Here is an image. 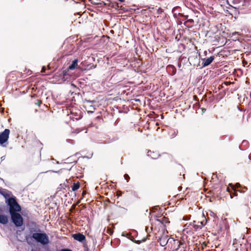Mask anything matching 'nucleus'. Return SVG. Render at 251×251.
<instances>
[{"label":"nucleus","mask_w":251,"mask_h":251,"mask_svg":"<svg viewBox=\"0 0 251 251\" xmlns=\"http://www.w3.org/2000/svg\"><path fill=\"white\" fill-rule=\"evenodd\" d=\"M28 230L31 235L30 237L37 243H40L43 246H46L49 244L50 240L48 235L41 230L40 226L36 223L32 222L30 224Z\"/></svg>","instance_id":"f257e3e1"},{"label":"nucleus","mask_w":251,"mask_h":251,"mask_svg":"<svg viewBox=\"0 0 251 251\" xmlns=\"http://www.w3.org/2000/svg\"><path fill=\"white\" fill-rule=\"evenodd\" d=\"M6 202L9 206L10 214L21 211V206L17 202L15 197H11L8 199L6 201Z\"/></svg>","instance_id":"f03ea898"},{"label":"nucleus","mask_w":251,"mask_h":251,"mask_svg":"<svg viewBox=\"0 0 251 251\" xmlns=\"http://www.w3.org/2000/svg\"><path fill=\"white\" fill-rule=\"evenodd\" d=\"M234 5L238 6L239 12L244 14L249 12V10L245 9L248 8L251 3V0H231Z\"/></svg>","instance_id":"7ed1b4c3"},{"label":"nucleus","mask_w":251,"mask_h":251,"mask_svg":"<svg viewBox=\"0 0 251 251\" xmlns=\"http://www.w3.org/2000/svg\"><path fill=\"white\" fill-rule=\"evenodd\" d=\"M12 222L17 227L21 226L23 224V218L18 212L10 214Z\"/></svg>","instance_id":"20e7f679"},{"label":"nucleus","mask_w":251,"mask_h":251,"mask_svg":"<svg viewBox=\"0 0 251 251\" xmlns=\"http://www.w3.org/2000/svg\"><path fill=\"white\" fill-rule=\"evenodd\" d=\"M85 108L88 113H93L94 112L96 108L95 106L93 105L94 103L96 102L95 100H85Z\"/></svg>","instance_id":"39448f33"},{"label":"nucleus","mask_w":251,"mask_h":251,"mask_svg":"<svg viewBox=\"0 0 251 251\" xmlns=\"http://www.w3.org/2000/svg\"><path fill=\"white\" fill-rule=\"evenodd\" d=\"M201 226H200L198 222L196 221H193V223H190L189 224H187L185 225V226H187L186 228L184 229V231L186 230V232H188V229L190 230L192 229L194 231H197L200 229H201Z\"/></svg>","instance_id":"423d86ee"},{"label":"nucleus","mask_w":251,"mask_h":251,"mask_svg":"<svg viewBox=\"0 0 251 251\" xmlns=\"http://www.w3.org/2000/svg\"><path fill=\"white\" fill-rule=\"evenodd\" d=\"M10 133V130L8 129H5L4 130L0 133V145H3V144L6 143L9 138Z\"/></svg>","instance_id":"0eeeda50"},{"label":"nucleus","mask_w":251,"mask_h":251,"mask_svg":"<svg viewBox=\"0 0 251 251\" xmlns=\"http://www.w3.org/2000/svg\"><path fill=\"white\" fill-rule=\"evenodd\" d=\"M168 237L167 235H163L159 238L158 242L162 247L165 246L169 242L174 241L173 238H168Z\"/></svg>","instance_id":"6e6552de"},{"label":"nucleus","mask_w":251,"mask_h":251,"mask_svg":"<svg viewBox=\"0 0 251 251\" xmlns=\"http://www.w3.org/2000/svg\"><path fill=\"white\" fill-rule=\"evenodd\" d=\"M174 242L175 244H177L178 245L176 250L181 249L180 251H185V249L186 247V245L184 242H180L178 240H174Z\"/></svg>","instance_id":"1a4fd4ad"},{"label":"nucleus","mask_w":251,"mask_h":251,"mask_svg":"<svg viewBox=\"0 0 251 251\" xmlns=\"http://www.w3.org/2000/svg\"><path fill=\"white\" fill-rule=\"evenodd\" d=\"M73 237L74 239L81 242L85 240V236L81 233L74 234L73 235Z\"/></svg>","instance_id":"9d476101"},{"label":"nucleus","mask_w":251,"mask_h":251,"mask_svg":"<svg viewBox=\"0 0 251 251\" xmlns=\"http://www.w3.org/2000/svg\"><path fill=\"white\" fill-rule=\"evenodd\" d=\"M214 56H211L207 59H204L202 62V67H205L210 65L214 60Z\"/></svg>","instance_id":"9b49d317"},{"label":"nucleus","mask_w":251,"mask_h":251,"mask_svg":"<svg viewBox=\"0 0 251 251\" xmlns=\"http://www.w3.org/2000/svg\"><path fill=\"white\" fill-rule=\"evenodd\" d=\"M8 222L7 216L4 215H0V223L3 225L6 224Z\"/></svg>","instance_id":"f8f14e48"},{"label":"nucleus","mask_w":251,"mask_h":251,"mask_svg":"<svg viewBox=\"0 0 251 251\" xmlns=\"http://www.w3.org/2000/svg\"><path fill=\"white\" fill-rule=\"evenodd\" d=\"M147 155L148 156H150L152 159H156L159 156V154L157 152H152L151 151H148Z\"/></svg>","instance_id":"ddd939ff"},{"label":"nucleus","mask_w":251,"mask_h":251,"mask_svg":"<svg viewBox=\"0 0 251 251\" xmlns=\"http://www.w3.org/2000/svg\"><path fill=\"white\" fill-rule=\"evenodd\" d=\"M155 220L159 222L160 224L165 225L166 224L168 223V220L167 219H166L165 217H162L161 218H159V217H156Z\"/></svg>","instance_id":"4468645a"},{"label":"nucleus","mask_w":251,"mask_h":251,"mask_svg":"<svg viewBox=\"0 0 251 251\" xmlns=\"http://www.w3.org/2000/svg\"><path fill=\"white\" fill-rule=\"evenodd\" d=\"M78 60L77 59H75L71 65H70L69 67V69L73 70L75 69L77 65Z\"/></svg>","instance_id":"2eb2a0df"},{"label":"nucleus","mask_w":251,"mask_h":251,"mask_svg":"<svg viewBox=\"0 0 251 251\" xmlns=\"http://www.w3.org/2000/svg\"><path fill=\"white\" fill-rule=\"evenodd\" d=\"M0 193L4 197V198L7 200L8 199L10 198V194L8 193V191H3L2 192H0Z\"/></svg>","instance_id":"dca6fc26"},{"label":"nucleus","mask_w":251,"mask_h":251,"mask_svg":"<svg viewBox=\"0 0 251 251\" xmlns=\"http://www.w3.org/2000/svg\"><path fill=\"white\" fill-rule=\"evenodd\" d=\"M79 183L78 182L77 183H74L72 187V189L73 191H75L78 188H79Z\"/></svg>","instance_id":"f3484780"},{"label":"nucleus","mask_w":251,"mask_h":251,"mask_svg":"<svg viewBox=\"0 0 251 251\" xmlns=\"http://www.w3.org/2000/svg\"><path fill=\"white\" fill-rule=\"evenodd\" d=\"M125 179L126 180L127 182H128L129 179H130V177L127 174H125L124 175Z\"/></svg>","instance_id":"a211bd4d"},{"label":"nucleus","mask_w":251,"mask_h":251,"mask_svg":"<svg viewBox=\"0 0 251 251\" xmlns=\"http://www.w3.org/2000/svg\"><path fill=\"white\" fill-rule=\"evenodd\" d=\"M198 223L200 226H201V228H202L203 226L205 224V223H204V222L203 221L198 222Z\"/></svg>","instance_id":"6ab92c4d"},{"label":"nucleus","mask_w":251,"mask_h":251,"mask_svg":"<svg viewBox=\"0 0 251 251\" xmlns=\"http://www.w3.org/2000/svg\"><path fill=\"white\" fill-rule=\"evenodd\" d=\"M240 35V34H239V32H233V33H232V37H233V36H235V35H237V36H238V35Z\"/></svg>","instance_id":"aec40b11"},{"label":"nucleus","mask_w":251,"mask_h":251,"mask_svg":"<svg viewBox=\"0 0 251 251\" xmlns=\"http://www.w3.org/2000/svg\"><path fill=\"white\" fill-rule=\"evenodd\" d=\"M168 67L172 68L173 69L175 70L174 74H175L176 71V68L173 65H170V66H168Z\"/></svg>","instance_id":"412c9836"},{"label":"nucleus","mask_w":251,"mask_h":251,"mask_svg":"<svg viewBox=\"0 0 251 251\" xmlns=\"http://www.w3.org/2000/svg\"><path fill=\"white\" fill-rule=\"evenodd\" d=\"M45 70H46V67L45 66H43L42 68L41 72L44 73V72H45Z\"/></svg>","instance_id":"4be33fe9"},{"label":"nucleus","mask_w":251,"mask_h":251,"mask_svg":"<svg viewBox=\"0 0 251 251\" xmlns=\"http://www.w3.org/2000/svg\"><path fill=\"white\" fill-rule=\"evenodd\" d=\"M61 251H72L71 250L69 249H62Z\"/></svg>","instance_id":"5701e85b"},{"label":"nucleus","mask_w":251,"mask_h":251,"mask_svg":"<svg viewBox=\"0 0 251 251\" xmlns=\"http://www.w3.org/2000/svg\"><path fill=\"white\" fill-rule=\"evenodd\" d=\"M44 251H49V248H45Z\"/></svg>","instance_id":"b1692460"},{"label":"nucleus","mask_w":251,"mask_h":251,"mask_svg":"<svg viewBox=\"0 0 251 251\" xmlns=\"http://www.w3.org/2000/svg\"><path fill=\"white\" fill-rule=\"evenodd\" d=\"M226 190H227V191H228V192L229 191V189L228 187L226 188Z\"/></svg>","instance_id":"393cba45"},{"label":"nucleus","mask_w":251,"mask_h":251,"mask_svg":"<svg viewBox=\"0 0 251 251\" xmlns=\"http://www.w3.org/2000/svg\"><path fill=\"white\" fill-rule=\"evenodd\" d=\"M121 2H124L125 0H119Z\"/></svg>","instance_id":"a878e982"},{"label":"nucleus","mask_w":251,"mask_h":251,"mask_svg":"<svg viewBox=\"0 0 251 251\" xmlns=\"http://www.w3.org/2000/svg\"><path fill=\"white\" fill-rule=\"evenodd\" d=\"M249 157L250 159H251V154L249 155Z\"/></svg>","instance_id":"bb28decb"},{"label":"nucleus","mask_w":251,"mask_h":251,"mask_svg":"<svg viewBox=\"0 0 251 251\" xmlns=\"http://www.w3.org/2000/svg\"><path fill=\"white\" fill-rule=\"evenodd\" d=\"M211 213H212L211 215H213L214 214V213H212V212H211Z\"/></svg>","instance_id":"cd10ccee"},{"label":"nucleus","mask_w":251,"mask_h":251,"mask_svg":"<svg viewBox=\"0 0 251 251\" xmlns=\"http://www.w3.org/2000/svg\"><path fill=\"white\" fill-rule=\"evenodd\" d=\"M211 213H212L211 215H213L214 214V213H212V212H211Z\"/></svg>","instance_id":"c85d7f7f"},{"label":"nucleus","mask_w":251,"mask_h":251,"mask_svg":"<svg viewBox=\"0 0 251 251\" xmlns=\"http://www.w3.org/2000/svg\"><path fill=\"white\" fill-rule=\"evenodd\" d=\"M175 136V135L174 134V136H173V137H174V136Z\"/></svg>","instance_id":"c756f323"}]
</instances>
